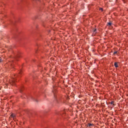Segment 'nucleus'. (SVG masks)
<instances>
[{"label":"nucleus","mask_w":128,"mask_h":128,"mask_svg":"<svg viewBox=\"0 0 128 128\" xmlns=\"http://www.w3.org/2000/svg\"><path fill=\"white\" fill-rule=\"evenodd\" d=\"M0 62H2V59H0Z\"/></svg>","instance_id":"f8f14e48"},{"label":"nucleus","mask_w":128,"mask_h":128,"mask_svg":"<svg viewBox=\"0 0 128 128\" xmlns=\"http://www.w3.org/2000/svg\"><path fill=\"white\" fill-rule=\"evenodd\" d=\"M8 68H14V61H10V62H9L8 63Z\"/></svg>","instance_id":"f257e3e1"},{"label":"nucleus","mask_w":128,"mask_h":128,"mask_svg":"<svg viewBox=\"0 0 128 128\" xmlns=\"http://www.w3.org/2000/svg\"><path fill=\"white\" fill-rule=\"evenodd\" d=\"M107 26H112V23L110 22H108L107 23Z\"/></svg>","instance_id":"39448f33"},{"label":"nucleus","mask_w":128,"mask_h":128,"mask_svg":"<svg viewBox=\"0 0 128 128\" xmlns=\"http://www.w3.org/2000/svg\"><path fill=\"white\" fill-rule=\"evenodd\" d=\"M16 80L15 78L9 80V82L12 86H16Z\"/></svg>","instance_id":"f03ea898"},{"label":"nucleus","mask_w":128,"mask_h":128,"mask_svg":"<svg viewBox=\"0 0 128 128\" xmlns=\"http://www.w3.org/2000/svg\"><path fill=\"white\" fill-rule=\"evenodd\" d=\"M96 32V28H95L93 30L94 32Z\"/></svg>","instance_id":"9d476101"},{"label":"nucleus","mask_w":128,"mask_h":128,"mask_svg":"<svg viewBox=\"0 0 128 128\" xmlns=\"http://www.w3.org/2000/svg\"><path fill=\"white\" fill-rule=\"evenodd\" d=\"M94 126V124H88V126Z\"/></svg>","instance_id":"0eeeda50"},{"label":"nucleus","mask_w":128,"mask_h":128,"mask_svg":"<svg viewBox=\"0 0 128 128\" xmlns=\"http://www.w3.org/2000/svg\"><path fill=\"white\" fill-rule=\"evenodd\" d=\"M114 66L115 68H118V62H114Z\"/></svg>","instance_id":"20e7f679"},{"label":"nucleus","mask_w":128,"mask_h":128,"mask_svg":"<svg viewBox=\"0 0 128 128\" xmlns=\"http://www.w3.org/2000/svg\"><path fill=\"white\" fill-rule=\"evenodd\" d=\"M100 10H102V12H103L104 10L102 9V8H100Z\"/></svg>","instance_id":"9b49d317"},{"label":"nucleus","mask_w":128,"mask_h":128,"mask_svg":"<svg viewBox=\"0 0 128 128\" xmlns=\"http://www.w3.org/2000/svg\"><path fill=\"white\" fill-rule=\"evenodd\" d=\"M118 54V51H115V52L113 53L114 56V54Z\"/></svg>","instance_id":"1a4fd4ad"},{"label":"nucleus","mask_w":128,"mask_h":128,"mask_svg":"<svg viewBox=\"0 0 128 128\" xmlns=\"http://www.w3.org/2000/svg\"><path fill=\"white\" fill-rule=\"evenodd\" d=\"M22 70H20L18 75V78H22Z\"/></svg>","instance_id":"7ed1b4c3"},{"label":"nucleus","mask_w":128,"mask_h":128,"mask_svg":"<svg viewBox=\"0 0 128 128\" xmlns=\"http://www.w3.org/2000/svg\"><path fill=\"white\" fill-rule=\"evenodd\" d=\"M114 102L111 101L110 104H112L113 106H116V104H114Z\"/></svg>","instance_id":"423d86ee"},{"label":"nucleus","mask_w":128,"mask_h":128,"mask_svg":"<svg viewBox=\"0 0 128 128\" xmlns=\"http://www.w3.org/2000/svg\"><path fill=\"white\" fill-rule=\"evenodd\" d=\"M10 116H11V118H14L15 116H14V114H12L10 115Z\"/></svg>","instance_id":"6e6552de"}]
</instances>
